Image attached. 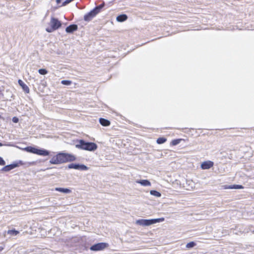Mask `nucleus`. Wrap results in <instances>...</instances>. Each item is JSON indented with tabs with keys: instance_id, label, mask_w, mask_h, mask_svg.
<instances>
[{
	"instance_id": "nucleus-1",
	"label": "nucleus",
	"mask_w": 254,
	"mask_h": 254,
	"mask_svg": "<svg viewBox=\"0 0 254 254\" xmlns=\"http://www.w3.org/2000/svg\"><path fill=\"white\" fill-rule=\"evenodd\" d=\"M75 157L70 154L65 153H59L53 156L50 161L51 164H60L64 163L75 160Z\"/></svg>"
},
{
	"instance_id": "nucleus-2",
	"label": "nucleus",
	"mask_w": 254,
	"mask_h": 254,
	"mask_svg": "<svg viewBox=\"0 0 254 254\" xmlns=\"http://www.w3.org/2000/svg\"><path fill=\"white\" fill-rule=\"evenodd\" d=\"M4 145L8 146H14L16 147L17 148H18L19 149H21V148L19 147L18 146H15L12 144L8 143L7 144H5ZM22 150L26 151L28 152L32 153L34 154H36L39 155L43 156H46L49 155L50 152L45 149H39L36 148L35 147H33L31 146H28L25 148H21Z\"/></svg>"
},
{
	"instance_id": "nucleus-3",
	"label": "nucleus",
	"mask_w": 254,
	"mask_h": 254,
	"mask_svg": "<svg viewBox=\"0 0 254 254\" xmlns=\"http://www.w3.org/2000/svg\"><path fill=\"white\" fill-rule=\"evenodd\" d=\"M76 147L83 150L92 151L97 148V145L93 142H86L83 140H80L79 143L76 145Z\"/></svg>"
},
{
	"instance_id": "nucleus-4",
	"label": "nucleus",
	"mask_w": 254,
	"mask_h": 254,
	"mask_svg": "<svg viewBox=\"0 0 254 254\" xmlns=\"http://www.w3.org/2000/svg\"><path fill=\"white\" fill-rule=\"evenodd\" d=\"M164 221V218H160L152 219H139L136 220L135 223L136 224L140 226H147L156 223L161 222Z\"/></svg>"
},
{
	"instance_id": "nucleus-5",
	"label": "nucleus",
	"mask_w": 254,
	"mask_h": 254,
	"mask_svg": "<svg viewBox=\"0 0 254 254\" xmlns=\"http://www.w3.org/2000/svg\"><path fill=\"white\" fill-rule=\"evenodd\" d=\"M50 28L46 29L48 32H52L59 28L61 26V22L57 18L52 17L50 22Z\"/></svg>"
},
{
	"instance_id": "nucleus-6",
	"label": "nucleus",
	"mask_w": 254,
	"mask_h": 254,
	"mask_svg": "<svg viewBox=\"0 0 254 254\" xmlns=\"http://www.w3.org/2000/svg\"><path fill=\"white\" fill-rule=\"evenodd\" d=\"M108 246V244L105 243H99L92 246L90 250L92 251H102Z\"/></svg>"
},
{
	"instance_id": "nucleus-7",
	"label": "nucleus",
	"mask_w": 254,
	"mask_h": 254,
	"mask_svg": "<svg viewBox=\"0 0 254 254\" xmlns=\"http://www.w3.org/2000/svg\"><path fill=\"white\" fill-rule=\"evenodd\" d=\"M68 168L69 169H74L76 170H87L88 168L83 164H70L68 166Z\"/></svg>"
},
{
	"instance_id": "nucleus-8",
	"label": "nucleus",
	"mask_w": 254,
	"mask_h": 254,
	"mask_svg": "<svg viewBox=\"0 0 254 254\" xmlns=\"http://www.w3.org/2000/svg\"><path fill=\"white\" fill-rule=\"evenodd\" d=\"M213 162L211 161H206L202 162L201 168L203 170L209 169L213 166Z\"/></svg>"
},
{
	"instance_id": "nucleus-9",
	"label": "nucleus",
	"mask_w": 254,
	"mask_h": 254,
	"mask_svg": "<svg viewBox=\"0 0 254 254\" xmlns=\"http://www.w3.org/2000/svg\"><path fill=\"white\" fill-rule=\"evenodd\" d=\"M96 14L97 13H96V12H95V11L93 9L89 13L84 15V19L86 21H89L91 20L94 16H95Z\"/></svg>"
},
{
	"instance_id": "nucleus-10",
	"label": "nucleus",
	"mask_w": 254,
	"mask_h": 254,
	"mask_svg": "<svg viewBox=\"0 0 254 254\" xmlns=\"http://www.w3.org/2000/svg\"><path fill=\"white\" fill-rule=\"evenodd\" d=\"M19 166L18 163H13L9 165H7L3 167L1 169L2 171L8 172Z\"/></svg>"
},
{
	"instance_id": "nucleus-11",
	"label": "nucleus",
	"mask_w": 254,
	"mask_h": 254,
	"mask_svg": "<svg viewBox=\"0 0 254 254\" xmlns=\"http://www.w3.org/2000/svg\"><path fill=\"white\" fill-rule=\"evenodd\" d=\"M19 85L21 87L23 91L26 93H29L30 90L28 86L25 84L21 79H19L18 81Z\"/></svg>"
},
{
	"instance_id": "nucleus-12",
	"label": "nucleus",
	"mask_w": 254,
	"mask_h": 254,
	"mask_svg": "<svg viewBox=\"0 0 254 254\" xmlns=\"http://www.w3.org/2000/svg\"><path fill=\"white\" fill-rule=\"evenodd\" d=\"M77 29V26L75 24L70 25L67 26L65 29V31L67 33H72Z\"/></svg>"
},
{
	"instance_id": "nucleus-13",
	"label": "nucleus",
	"mask_w": 254,
	"mask_h": 254,
	"mask_svg": "<svg viewBox=\"0 0 254 254\" xmlns=\"http://www.w3.org/2000/svg\"><path fill=\"white\" fill-rule=\"evenodd\" d=\"M136 183L144 187L151 186V183L147 180H136Z\"/></svg>"
},
{
	"instance_id": "nucleus-14",
	"label": "nucleus",
	"mask_w": 254,
	"mask_h": 254,
	"mask_svg": "<svg viewBox=\"0 0 254 254\" xmlns=\"http://www.w3.org/2000/svg\"><path fill=\"white\" fill-rule=\"evenodd\" d=\"M55 190L64 193H70L71 190L67 188H56Z\"/></svg>"
},
{
	"instance_id": "nucleus-15",
	"label": "nucleus",
	"mask_w": 254,
	"mask_h": 254,
	"mask_svg": "<svg viewBox=\"0 0 254 254\" xmlns=\"http://www.w3.org/2000/svg\"><path fill=\"white\" fill-rule=\"evenodd\" d=\"M127 19V16L126 14H122L118 16L116 20L118 22H123Z\"/></svg>"
},
{
	"instance_id": "nucleus-16",
	"label": "nucleus",
	"mask_w": 254,
	"mask_h": 254,
	"mask_svg": "<svg viewBox=\"0 0 254 254\" xmlns=\"http://www.w3.org/2000/svg\"><path fill=\"white\" fill-rule=\"evenodd\" d=\"M99 122L103 126L105 127L108 126L110 124V121L103 118H100L99 120Z\"/></svg>"
},
{
	"instance_id": "nucleus-17",
	"label": "nucleus",
	"mask_w": 254,
	"mask_h": 254,
	"mask_svg": "<svg viewBox=\"0 0 254 254\" xmlns=\"http://www.w3.org/2000/svg\"><path fill=\"white\" fill-rule=\"evenodd\" d=\"M7 233L8 234L11 236H17L19 233V232L17 230H15V229H13L8 230Z\"/></svg>"
},
{
	"instance_id": "nucleus-18",
	"label": "nucleus",
	"mask_w": 254,
	"mask_h": 254,
	"mask_svg": "<svg viewBox=\"0 0 254 254\" xmlns=\"http://www.w3.org/2000/svg\"><path fill=\"white\" fill-rule=\"evenodd\" d=\"M150 194L155 196L157 197H160L161 196V194L159 191H157L155 190H151L150 191Z\"/></svg>"
},
{
	"instance_id": "nucleus-19",
	"label": "nucleus",
	"mask_w": 254,
	"mask_h": 254,
	"mask_svg": "<svg viewBox=\"0 0 254 254\" xmlns=\"http://www.w3.org/2000/svg\"><path fill=\"white\" fill-rule=\"evenodd\" d=\"M187 183L190 186L187 188V190H190L194 188V183L192 181H187Z\"/></svg>"
},
{
	"instance_id": "nucleus-20",
	"label": "nucleus",
	"mask_w": 254,
	"mask_h": 254,
	"mask_svg": "<svg viewBox=\"0 0 254 254\" xmlns=\"http://www.w3.org/2000/svg\"><path fill=\"white\" fill-rule=\"evenodd\" d=\"M104 6V3H102L98 6H96L95 8L93 9V10L96 12L97 14H98L101 8H102Z\"/></svg>"
},
{
	"instance_id": "nucleus-21",
	"label": "nucleus",
	"mask_w": 254,
	"mask_h": 254,
	"mask_svg": "<svg viewBox=\"0 0 254 254\" xmlns=\"http://www.w3.org/2000/svg\"><path fill=\"white\" fill-rule=\"evenodd\" d=\"M167 139L164 137L158 138L157 140V143L158 144H162L166 141Z\"/></svg>"
},
{
	"instance_id": "nucleus-22",
	"label": "nucleus",
	"mask_w": 254,
	"mask_h": 254,
	"mask_svg": "<svg viewBox=\"0 0 254 254\" xmlns=\"http://www.w3.org/2000/svg\"><path fill=\"white\" fill-rule=\"evenodd\" d=\"M195 246V243L193 242H191L187 244L186 248L188 249H190V248H193Z\"/></svg>"
},
{
	"instance_id": "nucleus-23",
	"label": "nucleus",
	"mask_w": 254,
	"mask_h": 254,
	"mask_svg": "<svg viewBox=\"0 0 254 254\" xmlns=\"http://www.w3.org/2000/svg\"><path fill=\"white\" fill-rule=\"evenodd\" d=\"M61 83L63 85H69L71 83V81L70 80H64L61 81Z\"/></svg>"
},
{
	"instance_id": "nucleus-24",
	"label": "nucleus",
	"mask_w": 254,
	"mask_h": 254,
	"mask_svg": "<svg viewBox=\"0 0 254 254\" xmlns=\"http://www.w3.org/2000/svg\"><path fill=\"white\" fill-rule=\"evenodd\" d=\"M39 73L42 75H45L47 73V71L45 69H40L38 70Z\"/></svg>"
},
{
	"instance_id": "nucleus-25",
	"label": "nucleus",
	"mask_w": 254,
	"mask_h": 254,
	"mask_svg": "<svg viewBox=\"0 0 254 254\" xmlns=\"http://www.w3.org/2000/svg\"><path fill=\"white\" fill-rule=\"evenodd\" d=\"M244 189V187L242 185H233V189Z\"/></svg>"
},
{
	"instance_id": "nucleus-26",
	"label": "nucleus",
	"mask_w": 254,
	"mask_h": 254,
	"mask_svg": "<svg viewBox=\"0 0 254 254\" xmlns=\"http://www.w3.org/2000/svg\"><path fill=\"white\" fill-rule=\"evenodd\" d=\"M181 139L173 140L172 141V144L173 145H176L181 142Z\"/></svg>"
},
{
	"instance_id": "nucleus-27",
	"label": "nucleus",
	"mask_w": 254,
	"mask_h": 254,
	"mask_svg": "<svg viewBox=\"0 0 254 254\" xmlns=\"http://www.w3.org/2000/svg\"><path fill=\"white\" fill-rule=\"evenodd\" d=\"M223 188L225 189H233V185H225L223 186Z\"/></svg>"
},
{
	"instance_id": "nucleus-28",
	"label": "nucleus",
	"mask_w": 254,
	"mask_h": 254,
	"mask_svg": "<svg viewBox=\"0 0 254 254\" xmlns=\"http://www.w3.org/2000/svg\"><path fill=\"white\" fill-rule=\"evenodd\" d=\"M5 164V163L4 160L2 159V158L0 157V165H4Z\"/></svg>"
},
{
	"instance_id": "nucleus-29",
	"label": "nucleus",
	"mask_w": 254,
	"mask_h": 254,
	"mask_svg": "<svg viewBox=\"0 0 254 254\" xmlns=\"http://www.w3.org/2000/svg\"><path fill=\"white\" fill-rule=\"evenodd\" d=\"M12 121L15 123H17L18 122V119L16 117H13L12 118Z\"/></svg>"
},
{
	"instance_id": "nucleus-30",
	"label": "nucleus",
	"mask_w": 254,
	"mask_h": 254,
	"mask_svg": "<svg viewBox=\"0 0 254 254\" xmlns=\"http://www.w3.org/2000/svg\"><path fill=\"white\" fill-rule=\"evenodd\" d=\"M4 249V246H0V253Z\"/></svg>"
},
{
	"instance_id": "nucleus-31",
	"label": "nucleus",
	"mask_w": 254,
	"mask_h": 254,
	"mask_svg": "<svg viewBox=\"0 0 254 254\" xmlns=\"http://www.w3.org/2000/svg\"><path fill=\"white\" fill-rule=\"evenodd\" d=\"M56 2L57 4H59L61 2V0H56Z\"/></svg>"
},
{
	"instance_id": "nucleus-32",
	"label": "nucleus",
	"mask_w": 254,
	"mask_h": 254,
	"mask_svg": "<svg viewBox=\"0 0 254 254\" xmlns=\"http://www.w3.org/2000/svg\"><path fill=\"white\" fill-rule=\"evenodd\" d=\"M2 145H3L2 143H0V146H2Z\"/></svg>"
},
{
	"instance_id": "nucleus-33",
	"label": "nucleus",
	"mask_w": 254,
	"mask_h": 254,
	"mask_svg": "<svg viewBox=\"0 0 254 254\" xmlns=\"http://www.w3.org/2000/svg\"><path fill=\"white\" fill-rule=\"evenodd\" d=\"M19 164H22V161H19Z\"/></svg>"
}]
</instances>
